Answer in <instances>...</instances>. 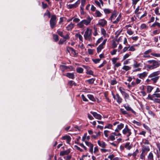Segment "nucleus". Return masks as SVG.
<instances>
[{
    "mask_svg": "<svg viewBox=\"0 0 160 160\" xmlns=\"http://www.w3.org/2000/svg\"><path fill=\"white\" fill-rule=\"evenodd\" d=\"M119 90L120 92L121 93V94L123 95L124 94H125V93H126V92L124 91V89L122 87H119Z\"/></svg>",
    "mask_w": 160,
    "mask_h": 160,
    "instance_id": "2f4dec72",
    "label": "nucleus"
},
{
    "mask_svg": "<svg viewBox=\"0 0 160 160\" xmlns=\"http://www.w3.org/2000/svg\"><path fill=\"white\" fill-rule=\"evenodd\" d=\"M66 76L69 78L73 79L74 78V75L73 74L68 72L67 73Z\"/></svg>",
    "mask_w": 160,
    "mask_h": 160,
    "instance_id": "b1692460",
    "label": "nucleus"
},
{
    "mask_svg": "<svg viewBox=\"0 0 160 160\" xmlns=\"http://www.w3.org/2000/svg\"><path fill=\"white\" fill-rule=\"evenodd\" d=\"M151 55L152 56H154L155 57L159 58L160 57V53H152Z\"/></svg>",
    "mask_w": 160,
    "mask_h": 160,
    "instance_id": "79ce46f5",
    "label": "nucleus"
},
{
    "mask_svg": "<svg viewBox=\"0 0 160 160\" xmlns=\"http://www.w3.org/2000/svg\"><path fill=\"white\" fill-rule=\"evenodd\" d=\"M123 127L124 124L122 123H121L118 125L117 128L115 130V131L117 132H118Z\"/></svg>",
    "mask_w": 160,
    "mask_h": 160,
    "instance_id": "dca6fc26",
    "label": "nucleus"
},
{
    "mask_svg": "<svg viewBox=\"0 0 160 160\" xmlns=\"http://www.w3.org/2000/svg\"><path fill=\"white\" fill-rule=\"evenodd\" d=\"M120 111L121 112V113L123 115L128 114V113L126 111L124 110L123 109H120Z\"/></svg>",
    "mask_w": 160,
    "mask_h": 160,
    "instance_id": "49530a36",
    "label": "nucleus"
},
{
    "mask_svg": "<svg viewBox=\"0 0 160 160\" xmlns=\"http://www.w3.org/2000/svg\"><path fill=\"white\" fill-rule=\"evenodd\" d=\"M101 60V59H92L93 61L95 63H97L99 62Z\"/></svg>",
    "mask_w": 160,
    "mask_h": 160,
    "instance_id": "864d4df0",
    "label": "nucleus"
},
{
    "mask_svg": "<svg viewBox=\"0 0 160 160\" xmlns=\"http://www.w3.org/2000/svg\"><path fill=\"white\" fill-rule=\"evenodd\" d=\"M68 84L70 85L71 86H72L74 85L75 86H76V83L73 82V81H70L68 82Z\"/></svg>",
    "mask_w": 160,
    "mask_h": 160,
    "instance_id": "f704fd0d",
    "label": "nucleus"
},
{
    "mask_svg": "<svg viewBox=\"0 0 160 160\" xmlns=\"http://www.w3.org/2000/svg\"><path fill=\"white\" fill-rule=\"evenodd\" d=\"M118 43H117L115 42L114 41L112 44V48H116L117 46Z\"/></svg>",
    "mask_w": 160,
    "mask_h": 160,
    "instance_id": "bf43d9fd",
    "label": "nucleus"
},
{
    "mask_svg": "<svg viewBox=\"0 0 160 160\" xmlns=\"http://www.w3.org/2000/svg\"><path fill=\"white\" fill-rule=\"evenodd\" d=\"M90 112L96 119L98 120L101 119L102 117L100 114L95 112Z\"/></svg>",
    "mask_w": 160,
    "mask_h": 160,
    "instance_id": "6e6552de",
    "label": "nucleus"
},
{
    "mask_svg": "<svg viewBox=\"0 0 160 160\" xmlns=\"http://www.w3.org/2000/svg\"><path fill=\"white\" fill-rule=\"evenodd\" d=\"M116 100L119 104L121 103L122 101V99L120 97L118 94H116Z\"/></svg>",
    "mask_w": 160,
    "mask_h": 160,
    "instance_id": "aec40b11",
    "label": "nucleus"
},
{
    "mask_svg": "<svg viewBox=\"0 0 160 160\" xmlns=\"http://www.w3.org/2000/svg\"><path fill=\"white\" fill-rule=\"evenodd\" d=\"M90 156H83L80 159V160H87L88 158H89Z\"/></svg>",
    "mask_w": 160,
    "mask_h": 160,
    "instance_id": "58836bf2",
    "label": "nucleus"
},
{
    "mask_svg": "<svg viewBox=\"0 0 160 160\" xmlns=\"http://www.w3.org/2000/svg\"><path fill=\"white\" fill-rule=\"evenodd\" d=\"M139 152V151L138 149H137L136 150V151L134 152L133 154H132V156L134 157H135L137 155V154Z\"/></svg>",
    "mask_w": 160,
    "mask_h": 160,
    "instance_id": "603ef678",
    "label": "nucleus"
},
{
    "mask_svg": "<svg viewBox=\"0 0 160 160\" xmlns=\"http://www.w3.org/2000/svg\"><path fill=\"white\" fill-rule=\"evenodd\" d=\"M152 100H153L155 102L160 103V99L158 98H155V97H153V99Z\"/></svg>",
    "mask_w": 160,
    "mask_h": 160,
    "instance_id": "8fccbe9b",
    "label": "nucleus"
},
{
    "mask_svg": "<svg viewBox=\"0 0 160 160\" xmlns=\"http://www.w3.org/2000/svg\"><path fill=\"white\" fill-rule=\"evenodd\" d=\"M148 159L149 160H152L153 159V155L152 152H150L148 157Z\"/></svg>",
    "mask_w": 160,
    "mask_h": 160,
    "instance_id": "ea45409f",
    "label": "nucleus"
},
{
    "mask_svg": "<svg viewBox=\"0 0 160 160\" xmlns=\"http://www.w3.org/2000/svg\"><path fill=\"white\" fill-rule=\"evenodd\" d=\"M86 139H87L88 140L89 139V136H87V134H85L84 136L82 137V140L83 141L85 142V140Z\"/></svg>",
    "mask_w": 160,
    "mask_h": 160,
    "instance_id": "c85d7f7f",
    "label": "nucleus"
},
{
    "mask_svg": "<svg viewBox=\"0 0 160 160\" xmlns=\"http://www.w3.org/2000/svg\"><path fill=\"white\" fill-rule=\"evenodd\" d=\"M95 133L96 134H93L92 136L91 137L92 138L94 139L97 138L98 137L100 136L101 132H99L98 133L95 132Z\"/></svg>",
    "mask_w": 160,
    "mask_h": 160,
    "instance_id": "6ab92c4d",
    "label": "nucleus"
},
{
    "mask_svg": "<svg viewBox=\"0 0 160 160\" xmlns=\"http://www.w3.org/2000/svg\"><path fill=\"white\" fill-rule=\"evenodd\" d=\"M130 56V54L128 53H127L126 54H125L124 56L123 57V60H124L128 58Z\"/></svg>",
    "mask_w": 160,
    "mask_h": 160,
    "instance_id": "3c124183",
    "label": "nucleus"
},
{
    "mask_svg": "<svg viewBox=\"0 0 160 160\" xmlns=\"http://www.w3.org/2000/svg\"><path fill=\"white\" fill-rule=\"evenodd\" d=\"M80 3V0H78L74 4L69 5V8H75L78 6Z\"/></svg>",
    "mask_w": 160,
    "mask_h": 160,
    "instance_id": "9b49d317",
    "label": "nucleus"
},
{
    "mask_svg": "<svg viewBox=\"0 0 160 160\" xmlns=\"http://www.w3.org/2000/svg\"><path fill=\"white\" fill-rule=\"evenodd\" d=\"M103 48V46L102 44H100L97 48V50L98 52H99L101 51V50Z\"/></svg>",
    "mask_w": 160,
    "mask_h": 160,
    "instance_id": "7c9ffc66",
    "label": "nucleus"
},
{
    "mask_svg": "<svg viewBox=\"0 0 160 160\" xmlns=\"http://www.w3.org/2000/svg\"><path fill=\"white\" fill-rule=\"evenodd\" d=\"M122 132L124 135H126L128 138L126 140H129V137L132 134V132L131 129L128 128V125H127L125 126V128L122 131Z\"/></svg>",
    "mask_w": 160,
    "mask_h": 160,
    "instance_id": "f03ea898",
    "label": "nucleus"
},
{
    "mask_svg": "<svg viewBox=\"0 0 160 160\" xmlns=\"http://www.w3.org/2000/svg\"><path fill=\"white\" fill-rule=\"evenodd\" d=\"M46 15L48 16L49 18H50V13L48 10H47L46 12L44 14V16Z\"/></svg>",
    "mask_w": 160,
    "mask_h": 160,
    "instance_id": "052dcab7",
    "label": "nucleus"
},
{
    "mask_svg": "<svg viewBox=\"0 0 160 160\" xmlns=\"http://www.w3.org/2000/svg\"><path fill=\"white\" fill-rule=\"evenodd\" d=\"M98 143L100 146L103 148H105L106 146V144L103 141H101L100 140H98Z\"/></svg>",
    "mask_w": 160,
    "mask_h": 160,
    "instance_id": "f3484780",
    "label": "nucleus"
},
{
    "mask_svg": "<svg viewBox=\"0 0 160 160\" xmlns=\"http://www.w3.org/2000/svg\"><path fill=\"white\" fill-rule=\"evenodd\" d=\"M104 12L106 14L109 13L110 12V11L108 9H105L104 10Z\"/></svg>",
    "mask_w": 160,
    "mask_h": 160,
    "instance_id": "338daca9",
    "label": "nucleus"
},
{
    "mask_svg": "<svg viewBox=\"0 0 160 160\" xmlns=\"http://www.w3.org/2000/svg\"><path fill=\"white\" fill-rule=\"evenodd\" d=\"M153 97L160 98V93H154L153 94Z\"/></svg>",
    "mask_w": 160,
    "mask_h": 160,
    "instance_id": "5fc2aeb1",
    "label": "nucleus"
},
{
    "mask_svg": "<svg viewBox=\"0 0 160 160\" xmlns=\"http://www.w3.org/2000/svg\"><path fill=\"white\" fill-rule=\"evenodd\" d=\"M156 26H157L158 27H160V23L158 22H155L151 26V27H155Z\"/></svg>",
    "mask_w": 160,
    "mask_h": 160,
    "instance_id": "c756f323",
    "label": "nucleus"
},
{
    "mask_svg": "<svg viewBox=\"0 0 160 160\" xmlns=\"http://www.w3.org/2000/svg\"><path fill=\"white\" fill-rule=\"evenodd\" d=\"M57 32L58 34L61 37H64V36L63 35V32L62 31H61L58 30H57Z\"/></svg>",
    "mask_w": 160,
    "mask_h": 160,
    "instance_id": "09e8293b",
    "label": "nucleus"
},
{
    "mask_svg": "<svg viewBox=\"0 0 160 160\" xmlns=\"http://www.w3.org/2000/svg\"><path fill=\"white\" fill-rule=\"evenodd\" d=\"M88 98L91 100L94 101H95V99L94 98L93 96L91 95H88Z\"/></svg>",
    "mask_w": 160,
    "mask_h": 160,
    "instance_id": "c9c22d12",
    "label": "nucleus"
},
{
    "mask_svg": "<svg viewBox=\"0 0 160 160\" xmlns=\"http://www.w3.org/2000/svg\"><path fill=\"white\" fill-rule=\"evenodd\" d=\"M118 59L117 58H113L112 60L113 64H115L117 62V61L118 60Z\"/></svg>",
    "mask_w": 160,
    "mask_h": 160,
    "instance_id": "4d7b16f0",
    "label": "nucleus"
},
{
    "mask_svg": "<svg viewBox=\"0 0 160 160\" xmlns=\"http://www.w3.org/2000/svg\"><path fill=\"white\" fill-rule=\"evenodd\" d=\"M107 21L104 19H100L98 20L97 25L100 27H104L107 24Z\"/></svg>",
    "mask_w": 160,
    "mask_h": 160,
    "instance_id": "39448f33",
    "label": "nucleus"
},
{
    "mask_svg": "<svg viewBox=\"0 0 160 160\" xmlns=\"http://www.w3.org/2000/svg\"><path fill=\"white\" fill-rule=\"evenodd\" d=\"M150 151L149 147L147 145H142V152H147Z\"/></svg>",
    "mask_w": 160,
    "mask_h": 160,
    "instance_id": "9d476101",
    "label": "nucleus"
},
{
    "mask_svg": "<svg viewBox=\"0 0 160 160\" xmlns=\"http://www.w3.org/2000/svg\"><path fill=\"white\" fill-rule=\"evenodd\" d=\"M109 132V131L108 130H105L104 131V133L105 136L107 138L108 137V134Z\"/></svg>",
    "mask_w": 160,
    "mask_h": 160,
    "instance_id": "6e6d98bb",
    "label": "nucleus"
},
{
    "mask_svg": "<svg viewBox=\"0 0 160 160\" xmlns=\"http://www.w3.org/2000/svg\"><path fill=\"white\" fill-rule=\"evenodd\" d=\"M67 50L69 53L74 56L77 55L78 53H76V51L72 48L68 47L67 48Z\"/></svg>",
    "mask_w": 160,
    "mask_h": 160,
    "instance_id": "0eeeda50",
    "label": "nucleus"
},
{
    "mask_svg": "<svg viewBox=\"0 0 160 160\" xmlns=\"http://www.w3.org/2000/svg\"><path fill=\"white\" fill-rule=\"evenodd\" d=\"M128 47H129V51H134L135 50V48H134V46H128Z\"/></svg>",
    "mask_w": 160,
    "mask_h": 160,
    "instance_id": "de8ad7c7",
    "label": "nucleus"
},
{
    "mask_svg": "<svg viewBox=\"0 0 160 160\" xmlns=\"http://www.w3.org/2000/svg\"><path fill=\"white\" fill-rule=\"evenodd\" d=\"M124 107L125 108V109L128 111H130L131 110L132 108L131 107H129V106L126 105H124Z\"/></svg>",
    "mask_w": 160,
    "mask_h": 160,
    "instance_id": "a18cd8bd",
    "label": "nucleus"
},
{
    "mask_svg": "<svg viewBox=\"0 0 160 160\" xmlns=\"http://www.w3.org/2000/svg\"><path fill=\"white\" fill-rule=\"evenodd\" d=\"M151 78V80L154 83H156L157 82L159 78V77H156Z\"/></svg>",
    "mask_w": 160,
    "mask_h": 160,
    "instance_id": "cd10ccee",
    "label": "nucleus"
},
{
    "mask_svg": "<svg viewBox=\"0 0 160 160\" xmlns=\"http://www.w3.org/2000/svg\"><path fill=\"white\" fill-rule=\"evenodd\" d=\"M145 156V152H142V153L140 155V158L142 159H143Z\"/></svg>",
    "mask_w": 160,
    "mask_h": 160,
    "instance_id": "e2e57ef3",
    "label": "nucleus"
},
{
    "mask_svg": "<svg viewBox=\"0 0 160 160\" xmlns=\"http://www.w3.org/2000/svg\"><path fill=\"white\" fill-rule=\"evenodd\" d=\"M92 34V30L90 29L89 28H87L84 35L85 39L87 40H90L91 39Z\"/></svg>",
    "mask_w": 160,
    "mask_h": 160,
    "instance_id": "7ed1b4c3",
    "label": "nucleus"
},
{
    "mask_svg": "<svg viewBox=\"0 0 160 160\" xmlns=\"http://www.w3.org/2000/svg\"><path fill=\"white\" fill-rule=\"evenodd\" d=\"M77 71L78 73H81L83 71V69L81 68H77Z\"/></svg>",
    "mask_w": 160,
    "mask_h": 160,
    "instance_id": "37998d69",
    "label": "nucleus"
},
{
    "mask_svg": "<svg viewBox=\"0 0 160 160\" xmlns=\"http://www.w3.org/2000/svg\"><path fill=\"white\" fill-rule=\"evenodd\" d=\"M75 26V25L74 23L71 22L66 27V29L68 31H71L74 28Z\"/></svg>",
    "mask_w": 160,
    "mask_h": 160,
    "instance_id": "ddd939ff",
    "label": "nucleus"
},
{
    "mask_svg": "<svg viewBox=\"0 0 160 160\" xmlns=\"http://www.w3.org/2000/svg\"><path fill=\"white\" fill-rule=\"evenodd\" d=\"M81 5L80 8H84L86 3V0H81Z\"/></svg>",
    "mask_w": 160,
    "mask_h": 160,
    "instance_id": "4c0bfd02",
    "label": "nucleus"
},
{
    "mask_svg": "<svg viewBox=\"0 0 160 160\" xmlns=\"http://www.w3.org/2000/svg\"><path fill=\"white\" fill-rule=\"evenodd\" d=\"M115 135H116V133L115 132H112L111 133L107 141H108L109 140H111L112 141L114 140L115 139Z\"/></svg>",
    "mask_w": 160,
    "mask_h": 160,
    "instance_id": "2eb2a0df",
    "label": "nucleus"
},
{
    "mask_svg": "<svg viewBox=\"0 0 160 160\" xmlns=\"http://www.w3.org/2000/svg\"><path fill=\"white\" fill-rule=\"evenodd\" d=\"M75 36L76 38H79L80 40L82 42L83 41V37L79 33H77L75 34Z\"/></svg>",
    "mask_w": 160,
    "mask_h": 160,
    "instance_id": "393cba45",
    "label": "nucleus"
},
{
    "mask_svg": "<svg viewBox=\"0 0 160 160\" xmlns=\"http://www.w3.org/2000/svg\"><path fill=\"white\" fill-rule=\"evenodd\" d=\"M142 64L141 63H138L136 61H134V63L133 65V66L134 68H137L139 67H142Z\"/></svg>",
    "mask_w": 160,
    "mask_h": 160,
    "instance_id": "a211bd4d",
    "label": "nucleus"
},
{
    "mask_svg": "<svg viewBox=\"0 0 160 160\" xmlns=\"http://www.w3.org/2000/svg\"><path fill=\"white\" fill-rule=\"evenodd\" d=\"M92 19V18L88 16L87 17V19L83 20H82V21L83 22L84 25H85L86 26H88L90 23Z\"/></svg>",
    "mask_w": 160,
    "mask_h": 160,
    "instance_id": "423d86ee",
    "label": "nucleus"
},
{
    "mask_svg": "<svg viewBox=\"0 0 160 160\" xmlns=\"http://www.w3.org/2000/svg\"><path fill=\"white\" fill-rule=\"evenodd\" d=\"M117 52V49H114L112 51H111L110 52V53L112 55H114L116 54V53Z\"/></svg>",
    "mask_w": 160,
    "mask_h": 160,
    "instance_id": "69168bd1",
    "label": "nucleus"
},
{
    "mask_svg": "<svg viewBox=\"0 0 160 160\" xmlns=\"http://www.w3.org/2000/svg\"><path fill=\"white\" fill-rule=\"evenodd\" d=\"M124 147L127 149L129 150L130 149L132 148V146L130 145V142H127L126 143L124 146Z\"/></svg>",
    "mask_w": 160,
    "mask_h": 160,
    "instance_id": "5701e85b",
    "label": "nucleus"
},
{
    "mask_svg": "<svg viewBox=\"0 0 160 160\" xmlns=\"http://www.w3.org/2000/svg\"><path fill=\"white\" fill-rule=\"evenodd\" d=\"M147 26L145 24H142L141 25V29H143L147 28Z\"/></svg>",
    "mask_w": 160,
    "mask_h": 160,
    "instance_id": "774afa93",
    "label": "nucleus"
},
{
    "mask_svg": "<svg viewBox=\"0 0 160 160\" xmlns=\"http://www.w3.org/2000/svg\"><path fill=\"white\" fill-rule=\"evenodd\" d=\"M77 26L80 28H84V26L82 21L79 22L77 24Z\"/></svg>",
    "mask_w": 160,
    "mask_h": 160,
    "instance_id": "a878e982",
    "label": "nucleus"
},
{
    "mask_svg": "<svg viewBox=\"0 0 160 160\" xmlns=\"http://www.w3.org/2000/svg\"><path fill=\"white\" fill-rule=\"evenodd\" d=\"M147 92L148 93H150L152 92V90L153 89V88L151 86H148L147 87Z\"/></svg>",
    "mask_w": 160,
    "mask_h": 160,
    "instance_id": "bb28decb",
    "label": "nucleus"
},
{
    "mask_svg": "<svg viewBox=\"0 0 160 160\" xmlns=\"http://www.w3.org/2000/svg\"><path fill=\"white\" fill-rule=\"evenodd\" d=\"M53 38L55 42L58 41L59 40L58 37V35L56 34L53 35Z\"/></svg>",
    "mask_w": 160,
    "mask_h": 160,
    "instance_id": "72a5a7b5",
    "label": "nucleus"
},
{
    "mask_svg": "<svg viewBox=\"0 0 160 160\" xmlns=\"http://www.w3.org/2000/svg\"><path fill=\"white\" fill-rule=\"evenodd\" d=\"M85 142L86 145L89 148V151L91 152H92L93 151V145L91 143L89 142L88 141H85Z\"/></svg>",
    "mask_w": 160,
    "mask_h": 160,
    "instance_id": "1a4fd4ad",
    "label": "nucleus"
},
{
    "mask_svg": "<svg viewBox=\"0 0 160 160\" xmlns=\"http://www.w3.org/2000/svg\"><path fill=\"white\" fill-rule=\"evenodd\" d=\"M70 151L68 150L64 151H62L60 152V155L61 156H63L65 155H67L69 153Z\"/></svg>",
    "mask_w": 160,
    "mask_h": 160,
    "instance_id": "4be33fe9",
    "label": "nucleus"
},
{
    "mask_svg": "<svg viewBox=\"0 0 160 160\" xmlns=\"http://www.w3.org/2000/svg\"><path fill=\"white\" fill-rule=\"evenodd\" d=\"M101 33L102 34H103V35H105L106 34V32L105 30L103 28H102L101 29Z\"/></svg>",
    "mask_w": 160,
    "mask_h": 160,
    "instance_id": "0e129e2a",
    "label": "nucleus"
},
{
    "mask_svg": "<svg viewBox=\"0 0 160 160\" xmlns=\"http://www.w3.org/2000/svg\"><path fill=\"white\" fill-rule=\"evenodd\" d=\"M95 81V79L93 78H92L91 79H90L88 80V82L90 83V84H92L94 83V82Z\"/></svg>",
    "mask_w": 160,
    "mask_h": 160,
    "instance_id": "680f3d73",
    "label": "nucleus"
},
{
    "mask_svg": "<svg viewBox=\"0 0 160 160\" xmlns=\"http://www.w3.org/2000/svg\"><path fill=\"white\" fill-rule=\"evenodd\" d=\"M56 17L55 15H52L50 21L51 28L53 29L56 24Z\"/></svg>",
    "mask_w": 160,
    "mask_h": 160,
    "instance_id": "20e7f679",
    "label": "nucleus"
},
{
    "mask_svg": "<svg viewBox=\"0 0 160 160\" xmlns=\"http://www.w3.org/2000/svg\"><path fill=\"white\" fill-rule=\"evenodd\" d=\"M156 145L159 151L158 154L160 156V143H156Z\"/></svg>",
    "mask_w": 160,
    "mask_h": 160,
    "instance_id": "13d9d810",
    "label": "nucleus"
},
{
    "mask_svg": "<svg viewBox=\"0 0 160 160\" xmlns=\"http://www.w3.org/2000/svg\"><path fill=\"white\" fill-rule=\"evenodd\" d=\"M63 139H66L67 140L68 142H69L71 140V138L70 137L68 136H66L63 137Z\"/></svg>",
    "mask_w": 160,
    "mask_h": 160,
    "instance_id": "a19ab883",
    "label": "nucleus"
},
{
    "mask_svg": "<svg viewBox=\"0 0 160 160\" xmlns=\"http://www.w3.org/2000/svg\"><path fill=\"white\" fill-rule=\"evenodd\" d=\"M155 14L157 15H160V13L159 12V8L157 7L155 10Z\"/></svg>",
    "mask_w": 160,
    "mask_h": 160,
    "instance_id": "c03bdc74",
    "label": "nucleus"
},
{
    "mask_svg": "<svg viewBox=\"0 0 160 160\" xmlns=\"http://www.w3.org/2000/svg\"><path fill=\"white\" fill-rule=\"evenodd\" d=\"M131 68V67H129V66L125 65L123 67L122 69L127 71L130 69Z\"/></svg>",
    "mask_w": 160,
    "mask_h": 160,
    "instance_id": "e433bc0d",
    "label": "nucleus"
},
{
    "mask_svg": "<svg viewBox=\"0 0 160 160\" xmlns=\"http://www.w3.org/2000/svg\"><path fill=\"white\" fill-rule=\"evenodd\" d=\"M160 73V72L158 71L153 72L149 76L148 78L156 77H159L158 75Z\"/></svg>",
    "mask_w": 160,
    "mask_h": 160,
    "instance_id": "f8f14e48",
    "label": "nucleus"
},
{
    "mask_svg": "<svg viewBox=\"0 0 160 160\" xmlns=\"http://www.w3.org/2000/svg\"><path fill=\"white\" fill-rule=\"evenodd\" d=\"M95 15L96 17H100L102 16V14L98 11L96 10L95 12Z\"/></svg>",
    "mask_w": 160,
    "mask_h": 160,
    "instance_id": "473e14b6",
    "label": "nucleus"
},
{
    "mask_svg": "<svg viewBox=\"0 0 160 160\" xmlns=\"http://www.w3.org/2000/svg\"><path fill=\"white\" fill-rule=\"evenodd\" d=\"M118 12L115 11L113 12L111 16L109 19L113 23L117 24L121 18V15L119 14V15L117 17L118 15Z\"/></svg>",
    "mask_w": 160,
    "mask_h": 160,
    "instance_id": "f257e3e1",
    "label": "nucleus"
},
{
    "mask_svg": "<svg viewBox=\"0 0 160 160\" xmlns=\"http://www.w3.org/2000/svg\"><path fill=\"white\" fill-rule=\"evenodd\" d=\"M148 74V72H144L142 73L139 74L138 75V77L141 79L144 78L146 77Z\"/></svg>",
    "mask_w": 160,
    "mask_h": 160,
    "instance_id": "4468645a",
    "label": "nucleus"
},
{
    "mask_svg": "<svg viewBox=\"0 0 160 160\" xmlns=\"http://www.w3.org/2000/svg\"><path fill=\"white\" fill-rule=\"evenodd\" d=\"M152 65L153 68H155L158 67L159 66V64L157 61L154 60Z\"/></svg>",
    "mask_w": 160,
    "mask_h": 160,
    "instance_id": "412c9836",
    "label": "nucleus"
}]
</instances>
